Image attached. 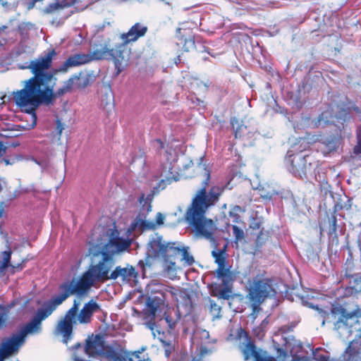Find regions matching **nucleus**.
Returning a JSON list of instances; mask_svg holds the SVG:
<instances>
[{
	"instance_id": "1",
	"label": "nucleus",
	"mask_w": 361,
	"mask_h": 361,
	"mask_svg": "<svg viewBox=\"0 0 361 361\" xmlns=\"http://www.w3.org/2000/svg\"><path fill=\"white\" fill-rule=\"evenodd\" d=\"M56 55L55 50L51 49L44 56L31 61L26 68L30 69L34 76L23 82V89L13 92L17 106L22 111L31 114L32 127L36 125V109L42 104H51L54 99V76L47 71L51 66Z\"/></svg>"
},
{
	"instance_id": "2",
	"label": "nucleus",
	"mask_w": 361,
	"mask_h": 361,
	"mask_svg": "<svg viewBox=\"0 0 361 361\" xmlns=\"http://www.w3.org/2000/svg\"><path fill=\"white\" fill-rule=\"evenodd\" d=\"M204 173L206 178L203 181V186L192 199V204L185 213V219L195 235L212 239L216 228L212 219L205 217V213L208 208L218 202L224 188L213 186L207 193V187L210 180V173L204 169Z\"/></svg>"
},
{
	"instance_id": "3",
	"label": "nucleus",
	"mask_w": 361,
	"mask_h": 361,
	"mask_svg": "<svg viewBox=\"0 0 361 361\" xmlns=\"http://www.w3.org/2000/svg\"><path fill=\"white\" fill-rule=\"evenodd\" d=\"M115 259L112 255L103 252L101 259L91 265L78 279L73 278L61 283L59 287L67 298L72 295L82 296L86 295L94 283L105 281L110 278V271L115 265Z\"/></svg>"
},
{
	"instance_id": "4",
	"label": "nucleus",
	"mask_w": 361,
	"mask_h": 361,
	"mask_svg": "<svg viewBox=\"0 0 361 361\" xmlns=\"http://www.w3.org/2000/svg\"><path fill=\"white\" fill-rule=\"evenodd\" d=\"M67 298V295L61 291L59 287H58L57 293L54 295L49 301L46 302L42 308L37 310L33 319L20 329L18 332L19 334L25 339L29 334L40 332L42 321L51 315L56 307Z\"/></svg>"
},
{
	"instance_id": "5",
	"label": "nucleus",
	"mask_w": 361,
	"mask_h": 361,
	"mask_svg": "<svg viewBox=\"0 0 361 361\" xmlns=\"http://www.w3.org/2000/svg\"><path fill=\"white\" fill-rule=\"evenodd\" d=\"M124 51L125 44L119 43L113 47L109 40H103L94 44L90 54L92 61L113 60L116 69V75H118L123 70Z\"/></svg>"
},
{
	"instance_id": "6",
	"label": "nucleus",
	"mask_w": 361,
	"mask_h": 361,
	"mask_svg": "<svg viewBox=\"0 0 361 361\" xmlns=\"http://www.w3.org/2000/svg\"><path fill=\"white\" fill-rule=\"evenodd\" d=\"M147 291L151 295L147 300L145 312L148 316L154 317L165 300L176 295L177 290L164 283H152L147 286Z\"/></svg>"
},
{
	"instance_id": "7",
	"label": "nucleus",
	"mask_w": 361,
	"mask_h": 361,
	"mask_svg": "<svg viewBox=\"0 0 361 361\" xmlns=\"http://www.w3.org/2000/svg\"><path fill=\"white\" fill-rule=\"evenodd\" d=\"M276 295V290L272 287L268 279L256 277L253 279L249 288V299L252 302V313L255 314L260 310L261 303L269 297H273Z\"/></svg>"
},
{
	"instance_id": "8",
	"label": "nucleus",
	"mask_w": 361,
	"mask_h": 361,
	"mask_svg": "<svg viewBox=\"0 0 361 361\" xmlns=\"http://www.w3.org/2000/svg\"><path fill=\"white\" fill-rule=\"evenodd\" d=\"M178 154L175 149H168L163 154V163L161 164V172L160 176L162 178L159 182L157 188L154 190H164L173 181H176V175L178 174L179 166H177Z\"/></svg>"
},
{
	"instance_id": "9",
	"label": "nucleus",
	"mask_w": 361,
	"mask_h": 361,
	"mask_svg": "<svg viewBox=\"0 0 361 361\" xmlns=\"http://www.w3.org/2000/svg\"><path fill=\"white\" fill-rule=\"evenodd\" d=\"M235 340L244 360L255 358V361H276L274 357L269 355L266 352L257 351L247 333L243 329L240 328L238 330Z\"/></svg>"
},
{
	"instance_id": "10",
	"label": "nucleus",
	"mask_w": 361,
	"mask_h": 361,
	"mask_svg": "<svg viewBox=\"0 0 361 361\" xmlns=\"http://www.w3.org/2000/svg\"><path fill=\"white\" fill-rule=\"evenodd\" d=\"M216 277L221 283H213L210 287L211 295L224 300H228L231 296V286L235 275L228 267L216 270Z\"/></svg>"
},
{
	"instance_id": "11",
	"label": "nucleus",
	"mask_w": 361,
	"mask_h": 361,
	"mask_svg": "<svg viewBox=\"0 0 361 361\" xmlns=\"http://www.w3.org/2000/svg\"><path fill=\"white\" fill-rule=\"evenodd\" d=\"M287 161L290 162L289 171L295 177L307 178L312 174L314 166L309 155L294 154L293 150L290 149L287 152Z\"/></svg>"
},
{
	"instance_id": "12",
	"label": "nucleus",
	"mask_w": 361,
	"mask_h": 361,
	"mask_svg": "<svg viewBox=\"0 0 361 361\" xmlns=\"http://www.w3.org/2000/svg\"><path fill=\"white\" fill-rule=\"evenodd\" d=\"M175 243L164 244L161 243V239H154L149 242L148 246V252L154 257H157L160 254L163 255L168 252L169 250H173L174 254L180 253L182 256V259L184 260L188 265H191L194 262L193 257L189 253L188 247H175Z\"/></svg>"
},
{
	"instance_id": "13",
	"label": "nucleus",
	"mask_w": 361,
	"mask_h": 361,
	"mask_svg": "<svg viewBox=\"0 0 361 361\" xmlns=\"http://www.w3.org/2000/svg\"><path fill=\"white\" fill-rule=\"evenodd\" d=\"M79 308V302L74 300L72 307L66 313L63 319H61L56 329V332L63 336V341L65 343L71 338L73 332V324L75 323V318Z\"/></svg>"
},
{
	"instance_id": "14",
	"label": "nucleus",
	"mask_w": 361,
	"mask_h": 361,
	"mask_svg": "<svg viewBox=\"0 0 361 361\" xmlns=\"http://www.w3.org/2000/svg\"><path fill=\"white\" fill-rule=\"evenodd\" d=\"M147 31V26L137 23L130 28L128 32L123 33L121 35L122 40L121 44H125V51L128 43L137 41L140 37H143Z\"/></svg>"
},
{
	"instance_id": "15",
	"label": "nucleus",
	"mask_w": 361,
	"mask_h": 361,
	"mask_svg": "<svg viewBox=\"0 0 361 361\" xmlns=\"http://www.w3.org/2000/svg\"><path fill=\"white\" fill-rule=\"evenodd\" d=\"M104 345L102 337L96 335L89 336L86 340L85 353L90 357L104 354Z\"/></svg>"
},
{
	"instance_id": "16",
	"label": "nucleus",
	"mask_w": 361,
	"mask_h": 361,
	"mask_svg": "<svg viewBox=\"0 0 361 361\" xmlns=\"http://www.w3.org/2000/svg\"><path fill=\"white\" fill-rule=\"evenodd\" d=\"M24 342L25 339L18 333L4 341L0 349L4 355L8 357L17 353Z\"/></svg>"
},
{
	"instance_id": "17",
	"label": "nucleus",
	"mask_w": 361,
	"mask_h": 361,
	"mask_svg": "<svg viewBox=\"0 0 361 361\" xmlns=\"http://www.w3.org/2000/svg\"><path fill=\"white\" fill-rule=\"evenodd\" d=\"M92 61L90 54H76L69 56L57 71L66 73L70 68L81 66Z\"/></svg>"
},
{
	"instance_id": "18",
	"label": "nucleus",
	"mask_w": 361,
	"mask_h": 361,
	"mask_svg": "<svg viewBox=\"0 0 361 361\" xmlns=\"http://www.w3.org/2000/svg\"><path fill=\"white\" fill-rule=\"evenodd\" d=\"M137 272L135 269L130 264H127L125 267L121 266L116 267L110 274V278L116 280L121 278L123 281H130L133 278H135Z\"/></svg>"
},
{
	"instance_id": "19",
	"label": "nucleus",
	"mask_w": 361,
	"mask_h": 361,
	"mask_svg": "<svg viewBox=\"0 0 361 361\" xmlns=\"http://www.w3.org/2000/svg\"><path fill=\"white\" fill-rule=\"evenodd\" d=\"M290 343L286 346V350L290 349V355H288L286 352L279 350V359L280 361H307L305 356H300L298 354L302 349L300 343H295L293 347H290Z\"/></svg>"
},
{
	"instance_id": "20",
	"label": "nucleus",
	"mask_w": 361,
	"mask_h": 361,
	"mask_svg": "<svg viewBox=\"0 0 361 361\" xmlns=\"http://www.w3.org/2000/svg\"><path fill=\"white\" fill-rule=\"evenodd\" d=\"M131 245V240L118 236L117 231L111 233L108 245L114 247V252H120L126 250Z\"/></svg>"
},
{
	"instance_id": "21",
	"label": "nucleus",
	"mask_w": 361,
	"mask_h": 361,
	"mask_svg": "<svg viewBox=\"0 0 361 361\" xmlns=\"http://www.w3.org/2000/svg\"><path fill=\"white\" fill-rule=\"evenodd\" d=\"M99 309V306L98 304L93 300H90L86 303L80 310L78 317V320L81 324H87L90 322L93 314L97 312Z\"/></svg>"
},
{
	"instance_id": "22",
	"label": "nucleus",
	"mask_w": 361,
	"mask_h": 361,
	"mask_svg": "<svg viewBox=\"0 0 361 361\" xmlns=\"http://www.w3.org/2000/svg\"><path fill=\"white\" fill-rule=\"evenodd\" d=\"M182 313L180 311V305H177L176 308L169 309L164 314V320L170 329H173L181 317Z\"/></svg>"
},
{
	"instance_id": "23",
	"label": "nucleus",
	"mask_w": 361,
	"mask_h": 361,
	"mask_svg": "<svg viewBox=\"0 0 361 361\" xmlns=\"http://www.w3.org/2000/svg\"><path fill=\"white\" fill-rule=\"evenodd\" d=\"M104 355L109 361H127L128 351L120 348H108Z\"/></svg>"
},
{
	"instance_id": "24",
	"label": "nucleus",
	"mask_w": 361,
	"mask_h": 361,
	"mask_svg": "<svg viewBox=\"0 0 361 361\" xmlns=\"http://www.w3.org/2000/svg\"><path fill=\"white\" fill-rule=\"evenodd\" d=\"M74 77L75 79V88L80 90L85 89L92 84L94 80V77L92 74L82 71L78 74H74Z\"/></svg>"
},
{
	"instance_id": "25",
	"label": "nucleus",
	"mask_w": 361,
	"mask_h": 361,
	"mask_svg": "<svg viewBox=\"0 0 361 361\" xmlns=\"http://www.w3.org/2000/svg\"><path fill=\"white\" fill-rule=\"evenodd\" d=\"M74 89H76L75 79L74 75H73L68 80L63 82V86L57 90L56 93H54V97L56 96H61L68 92H71Z\"/></svg>"
},
{
	"instance_id": "26",
	"label": "nucleus",
	"mask_w": 361,
	"mask_h": 361,
	"mask_svg": "<svg viewBox=\"0 0 361 361\" xmlns=\"http://www.w3.org/2000/svg\"><path fill=\"white\" fill-rule=\"evenodd\" d=\"M212 255L215 259V262L218 264L217 269L226 267V259L227 254L224 250H213Z\"/></svg>"
},
{
	"instance_id": "27",
	"label": "nucleus",
	"mask_w": 361,
	"mask_h": 361,
	"mask_svg": "<svg viewBox=\"0 0 361 361\" xmlns=\"http://www.w3.org/2000/svg\"><path fill=\"white\" fill-rule=\"evenodd\" d=\"M163 268L165 275L169 279H173L176 276V262L166 259L164 262Z\"/></svg>"
},
{
	"instance_id": "28",
	"label": "nucleus",
	"mask_w": 361,
	"mask_h": 361,
	"mask_svg": "<svg viewBox=\"0 0 361 361\" xmlns=\"http://www.w3.org/2000/svg\"><path fill=\"white\" fill-rule=\"evenodd\" d=\"M242 208L240 206L233 207L229 212V216L232 222L235 224H243L240 213L242 212Z\"/></svg>"
},
{
	"instance_id": "29",
	"label": "nucleus",
	"mask_w": 361,
	"mask_h": 361,
	"mask_svg": "<svg viewBox=\"0 0 361 361\" xmlns=\"http://www.w3.org/2000/svg\"><path fill=\"white\" fill-rule=\"evenodd\" d=\"M209 312L213 317V319H219L221 317V307L218 305L214 300L209 299Z\"/></svg>"
},
{
	"instance_id": "30",
	"label": "nucleus",
	"mask_w": 361,
	"mask_h": 361,
	"mask_svg": "<svg viewBox=\"0 0 361 361\" xmlns=\"http://www.w3.org/2000/svg\"><path fill=\"white\" fill-rule=\"evenodd\" d=\"M11 251H4L0 254V270L2 271L8 267L11 259Z\"/></svg>"
},
{
	"instance_id": "31",
	"label": "nucleus",
	"mask_w": 361,
	"mask_h": 361,
	"mask_svg": "<svg viewBox=\"0 0 361 361\" xmlns=\"http://www.w3.org/2000/svg\"><path fill=\"white\" fill-rule=\"evenodd\" d=\"M343 269L345 271V278L349 277L350 276L356 273L353 271L355 265L351 256H350V257L346 259L343 266Z\"/></svg>"
},
{
	"instance_id": "32",
	"label": "nucleus",
	"mask_w": 361,
	"mask_h": 361,
	"mask_svg": "<svg viewBox=\"0 0 361 361\" xmlns=\"http://www.w3.org/2000/svg\"><path fill=\"white\" fill-rule=\"evenodd\" d=\"M142 351L137 350L134 352H128L127 361H144L146 359V355Z\"/></svg>"
},
{
	"instance_id": "33",
	"label": "nucleus",
	"mask_w": 361,
	"mask_h": 361,
	"mask_svg": "<svg viewBox=\"0 0 361 361\" xmlns=\"http://www.w3.org/2000/svg\"><path fill=\"white\" fill-rule=\"evenodd\" d=\"M164 219H165L164 215H163L161 213L159 212L157 214V216H156V223L155 224H154V223L146 224V222L144 221L142 223V224L145 227H146L147 228L154 229V228H155L156 225H157V226L162 225L164 224Z\"/></svg>"
},
{
	"instance_id": "34",
	"label": "nucleus",
	"mask_w": 361,
	"mask_h": 361,
	"mask_svg": "<svg viewBox=\"0 0 361 361\" xmlns=\"http://www.w3.org/2000/svg\"><path fill=\"white\" fill-rule=\"evenodd\" d=\"M310 307L312 308H315L317 310V317L319 320H320V319L322 320V325L324 326L326 318L329 315L330 312H332L331 310H326L319 308L317 306L314 307L312 305H311Z\"/></svg>"
},
{
	"instance_id": "35",
	"label": "nucleus",
	"mask_w": 361,
	"mask_h": 361,
	"mask_svg": "<svg viewBox=\"0 0 361 361\" xmlns=\"http://www.w3.org/2000/svg\"><path fill=\"white\" fill-rule=\"evenodd\" d=\"M269 324V319L268 317H267L261 323V324L259 326H257L254 331L256 334V336L259 338H262L264 336V331L267 328V326Z\"/></svg>"
},
{
	"instance_id": "36",
	"label": "nucleus",
	"mask_w": 361,
	"mask_h": 361,
	"mask_svg": "<svg viewBox=\"0 0 361 361\" xmlns=\"http://www.w3.org/2000/svg\"><path fill=\"white\" fill-rule=\"evenodd\" d=\"M65 6L66 4L63 1H56L49 4L47 7H46L44 11L47 13H51L56 11L63 8Z\"/></svg>"
},
{
	"instance_id": "37",
	"label": "nucleus",
	"mask_w": 361,
	"mask_h": 361,
	"mask_svg": "<svg viewBox=\"0 0 361 361\" xmlns=\"http://www.w3.org/2000/svg\"><path fill=\"white\" fill-rule=\"evenodd\" d=\"M233 234L235 238V240L240 241L244 238V231L243 228H239L236 225L232 226Z\"/></svg>"
},
{
	"instance_id": "38",
	"label": "nucleus",
	"mask_w": 361,
	"mask_h": 361,
	"mask_svg": "<svg viewBox=\"0 0 361 361\" xmlns=\"http://www.w3.org/2000/svg\"><path fill=\"white\" fill-rule=\"evenodd\" d=\"M357 145L354 147V153L356 154H361V125L357 130Z\"/></svg>"
},
{
	"instance_id": "39",
	"label": "nucleus",
	"mask_w": 361,
	"mask_h": 361,
	"mask_svg": "<svg viewBox=\"0 0 361 361\" xmlns=\"http://www.w3.org/2000/svg\"><path fill=\"white\" fill-rule=\"evenodd\" d=\"M336 221H336V218L334 216H332L329 219V234L330 235H331L333 234H336V230H337Z\"/></svg>"
},
{
	"instance_id": "40",
	"label": "nucleus",
	"mask_w": 361,
	"mask_h": 361,
	"mask_svg": "<svg viewBox=\"0 0 361 361\" xmlns=\"http://www.w3.org/2000/svg\"><path fill=\"white\" fill-rule=\"evenodd\" d=\"M64 129V127H63V124L61 122L60 120H57L56 121V130L57 132V134L59 135V139H60V137L62 134V132Z\"/></svg>"
},
{
	"instance_id": "41",
	"label": "nucleus",
	"mask_w": 361,
	"mask_h": 361,
	"mask_svg": "<svg viewBox=\"0 0 361 361\" xmlns=\"http://www.w3.org/2000/svg\"><path fill=\"white\" fill-rule=\"evenodd\" d=\"M327 147L329 151L334 150L336 147V142L335 139H332L331 140L329 141L327 143Z\"/></svg>"
},
{
	"instance_id": "42",
	"label": "nucleus",
	"mask_w": 361,
	"mask_h": 361,
	"mask_svg": "<svg viewBox=\"0 0 361 361\" xmlns=\"http://www.w3.org/2000/svg\"><path fill=\"white\" fill-rule=\"evenodd\" d=\"M145 326L147 329L152 331V334L154 335V336H155L154 329L157 327L156 324L154 322H147L145 324Z\"/></svg>"
},
{
	"instance_id": "43",
	"label": "nucleus",
	"mask_w": 361,
	"mask_h": 361,
	"mask_svg": "<svg viewBox=\"0 0 361 361\" xmlns=\"http://www.w3.org/2000/svg\"><path fill=\"white\" fill-rule=\"evenodd\" d=\"M6 319V314L0 313V329L3 326Z\"/></svg>"
},
{
	"instance_id": "44",
	"label": "nucleus",
	"mask_w": 361,
	"mask_h": 361,
	"mask_svg": "<svg viewBox=\"0 0 361 361\" xmlns=\"http://www.w3.org/2000/svg\"><path fill=\"white\" fill-rule=\"evenodd\" d=\"M155 144L158 149H163L164 147V142L161 140H157Z\"/></svg>"
},
{
	"instance_id": "45",
	"label": "nucleus",
	"mask_w": 361,
	"mask_h": 361,
	"mask_svg": "<svg viewBox=\"0 0 361 361\" xmlns=\"http://www.w3.org/2000/svg\"><path fill=\"white\" fill-rule=\"evenodd\" d=\"M6 148L4 147L2 142H0V157L6 152Z\"/></svg>"
},
{
	"instance_id": "46",
	"label": "nucleus",
	"mask_w": 361,
	"mask_h": 361,
	"mask_svg": "<svg viewBox=\"0 0 361 361\" xmlns=\"http://www.w3.org/2000/svg\"><path fill=\"white\" fill-rule=\"evenodd\" d=\"M4 212V202L0 203V218L3 216Z\"/></svg>"
},
{
	"instance_id": "47",
	"label": "nucleus",
	"mask_w": 361,
	"mask_h": 361,
	"mask_svg": "<svg viewBox=\"0 0 361 361\" xmlns=\"http://www.w3.org/2000/svg\"><path fill=\"white\" fill-rule=\"evenodd\" d=\"M5 184H6V180L4 178H1L0 179V192L2 190L3 186Z\"/></svg>"
},
{
	"instance_id": "48",
	"label": "nucleus",
	"mask_w": 361,
	"mask_h": 361,
	"mask_svg": "<svg viewBox=\"0 0 361 361\" xmlns=\"http://www.w3.org/2000/svg\"><path fill=\"white\" fill-rule=\"evenodd\" d=\"M274 194V192H272V193L268 194V195H262V197H264V198H267V199H271L272 195Z\"/></svg>"
},
{
	"instance_id": "49",
	"label": "nucleus",
	"mask_w": 361,
	"mask_h": 361,
	"mask_svg": "<svg viewBox=\"0 0 361 361\" xmlns=\"http://www.w3.org/2000/svg\"><path fill=\"white\" fill-rule=\"evenodd\" d=\"M5 357H7V356L4 355L2 353H1V350L0 349V361H4V358Z\"/></svg>"
},
{
	"instance_id": "50",
	"label": "nucleus",
	"mask_w": 361,
	"mask_h": 361,
	"mask_svg": "<svg viewBox=\"0 0 361 361\" xmlns=\"http://www.w3.org/2000/svg\"><path fill=\"white\" fill-rule=\"evenodd\" d=\"M235 123H238V121L236 118H234L231 120V125L233 128H235Z\"/></svg>"
},
{
	"instance_id": "51",
	"label": "nucleus",
	"mask_w": 361,
	"mask_h": 361,
	"mask_svg": "<svg viewBox=\"0 0 361 361\" xmlns=\"http://www.w3.org/2000/svg\"><path fill=\"white\" fill-rule=\"evenodd\" d=\"M170 353H171L170 350H169V349L165 350V354H166V357H169Z\"/></svg>"
},
{
	"instance_id": "52",
	"label": "nucleus",
	"mask_w": 361,
	"mask_h": 361,
	"mask_svg": "<svg viewBox=\"0 0 361 361\" xmlns=\"http://www.w3.org/2000/svg\"><path fill=\"white\" fill-rule=\"evenodd\" d=\"M159 1H164V2H165V4H167V5H169V4H169V1H167L166 0H159Z\"/></svg>"
},
{
	"instance_id": "53",
	"label": "nucleus",
	"mask_w": 361,
	"mask_h": 361,
	"mask_svg": "<svg viewBox=\"0 0 361 361\" xmlns=\"http://www.w3.org/2000/svg\"><path fill=\"white\" fill-rule=\"evenodd\" d=\"M162 343H163V344H164V345L169 346V343H167L166 342H165V341H162Z\"/></svg>"
},
{
	"instance_id": "54",
	"label": "nucleus",
	"mask_w": 361,
	"mask_h": 361,
	"mask_svg": "<svg viewBox=\"0 0 361 361\" xmlns=\"http://www.w3.org/2000/svg\"><path fill=\"white\" fill-rule=\"evenodd\" d=\"M150 210H151V205H150V204H149V205L147 206V211L149 212V211H150Z\"/></svg>"
},
{
	"instance_id": "55",
	"label": "nucleus",
	"mask_w": 361,
	"mask_h": 361,
	"mask_svg": "<svg viewBox=\"0 0 361 361\" xmlns=\"http://www.w3.org/2000/svg\"><path fill=\"white\" fill-rule=\"evenodd\" d=\"M4 161H5L6 164H7V165L9 164V161L8 160L4 159Z\"/></svg>"
},
{
	"instance_id": "56",
	"label": "nucleus",
	"mask_w": 361,
	"mask_h": 361,
	"mask_svg": "<svg viewBox=\"0 0 361 361\" xmlns=\"http://www.w3.org/2000/svg\"><path fill=\"white\" fill-rule=\"evenodd\" d=\"M143 199H144V195H142V196L140 197V203H142V202Z\"/></svg>"
},
{
	"instance_id": "57",
	"label": "nucleus",
	"mask_w": 361,
	"mask_h": 361,
	"mask_svg": "<svg viewBox=\"0 0 361 361\" xmlns=\"http://www.w3.org/2000/svg\"><path fill=\"white\" fill-rule=\"evenodd\" d=\"M189 43H190V44H192V45L194 44V42H193L192 40H190V41H189Z\"/></svg>"
},
{
	"instance_id": "58",
	"label": "nucleus",
	"mask_w": 361,
	"mask_h": 361,
	"mask_svg": "<svg viewBox=\"0 0 361 361\" xmlns=\"http://www.w3.org/2000/svg\"><path fill=\"white\" fill-rule=\"evenodd\" d=\"M79 347H80V343H78V344L76 345V348H79Z\"/></svg>"
},
{
	"instance_id": "59",
	"label": "nucleus",
	"mask_w": 361,
	"mask_h": 361,
	"mask_svg": "<svg viewBox=\"0 0 361 361\" xmlns=\"http://www.w3.org/2000/svg\"><path fill=\"white\" fill-rule=\"evenodd\" d=\"M237 136H238V130H236V132H235V137H237Z\"/></svg>"
},
{
	"instance_id": "60",
	"label": "nucleus",
	"mask_w": 361,
	"mask_h": 361,
	"mask_svg": "<svg viewBox=\"0 0 361 361\" xmlns=\"http://www.w3.org/2000/svg\"><path fill=\"white\" fill-rule=\"evenodd\" d=\"M192 361H200V360H197L196 359H193Z\"/></svg>"
}]
</instances>
